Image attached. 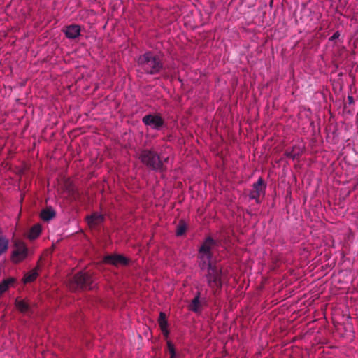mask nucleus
<instances>
[{"instance_id":"22","label":"nucleus","mask_w":358,"mask_h":358,"mask_svg":"<svg viewBox=\"0 0 358 358\" xmlns=\"http://www.w3.org/2000/svg\"><path fill=\"white\" fill-rule=\"evenodd\" d=\"M201 260L202 261V262L200 264L201 268L204 269L206 267L208 268V260H207L206 258Z\"/></svg>"},{"instance_id":"3","label":"nucleus","mask_w":358,"mask_h":358,"mask_svg":"<svg viewBox=\"0 0 358 358\" xmlns=\"http://www.w3.org/2000/svg\"><path fill=\"white\" fill-rule=\"evenodd\" d=\"M94 287L93 276L87 271L78 273L69 282V288L75 291L77 289H93Z\"/></svg>"},{"instance_id":"10","label":"nucleus","mask_w":358,"mask_h":358,"mask_svg":"<svg viewBox=\"0 0 358 358\" xmlns=\"http://www.w3.org/2000/svg\"><path fill=\"white\" fill-rule=\"evenodd\" d=\"M104 215L97 212L93 213L86 217L87 224L90 228L98 227L104 222Z\"/></svg>"},{"instance_id":"5","label":"nucleus","mask_w":358,"mask_h":358,"mask_svg":"<svg viewBox=\"0 0 358 358\" xmlns=\"http://www.w3.org/2000/svg\"><path fill=\"white\" fill-rule=\"evenodd\" d=\"M216 241L210 236L207 237L199 249V257L201 259H206L211 262L213 257L212 249L216 245Z\"/></svg>"},{"instance_id":"1","label":"nucleus","mask_w":358,"mask_h":358,"mask_svg":"<svg viewBox=\"0 0 358 358\" xmlns=\"http://www.w3.org/2000/svg\"><path fill=\"white\" fill-rule=\"evenodd\" d=\"M137 64L142 72L149 75L157 74L164 68L161 57L151 51L140 55L137 59Z\"/></svg>"},{"instance_id":"15","label":"nucleus","mask_w":358,"mask_h":358,"mask_svg":"<svg viewBox=\"0 0 358 358\" xmlns=\"http://www.w3.org/2000/svg\"><path fill=\"white\" fill-rule=\"evenodd\" d=\"M15 282V279L14 278H9L3 280L0 283V296L2 295L4 292H6L10 287L11 285H13Z\"/></svg>"},{"instance_id":"11","label":"nucleus","mask_w":358,"mask_h":358,"mask_svg":"<svg viewBox=\"0 0 358 358\" xmlns=\"http://www.w3.org/2000/svg\"><path fill=\"white\" fill-rule=\"evenodd\" d=\"M64 32L69 39H75L80 34V27L77 24H71L65 27Z\"/></svg>"},{"instance_id":"17","label":"nucleus","mask_w":358,"mask_h":358,"mask_svg":"<svg viewBox=\"0 0 358 358\" xmlns=\"http://www.w3.org/2000/svg\"><path fill=\"white\" fill-rule=\"evenodd\" d=\"M15 305L20 312L25 313L29 310V305L24 301H20L17 299L15 301Z\"/></svg>"},{"instance_id":"6","label":"nucleus","mask_w":358,"mask_h":358,"mask_svg":"<svg viewBox=\"0 0 358 358\" xmlns=\"http://www.w3.org/2000/svg\"><path fill=\"white\" fill-rule=\"evenodd\" d=\"M142 122L145 125L157 131L164 125V120L159 114H148L143 117Z\"/></svg>"},{"instance_id":"7","label":"nucleus","mask_w":358,"mask_h":358,"mask_svg":"<svg viewBox=\"0 0 358 358\" xmlns=\"http://www.w3.org/2000/svg\"><path fill=\"white\" fill-rule=\"evenodd\" d=\"M266 187V185L264 179L259 178L252 185V189L249 194L250 199L255 200L257 203H259V197L264 195Z\"/></svg>"},{"instance_id":"16","label":"nucleus","mask_w":358,"mask_h":358,"mask_svg":"<svg viewBox=\"0 0 358 358\" xmlns=\"http://www.w3.org/2000/svg\"><path fill=\"white\" fill-rule=\"evenodd\" d=\"M39 266L38 265L36 268L31 270V271H29V273H27L24 277V283H29V282H31L33 281H34L37 276H38V272H37V268Z\"/></svg>"},{"instance_id":"12","label":"nucleus","mask_w":358,"mask_h":358,"mask_svg":"<svg viewBox=\"0 0 358 358\" xmlns=\"http://www.w3.org/2000/svg\"><path fill=\"white\" fill-rule=\"evenodd\" d=\"M200 296L201 292H198L189 305V309L194 313H200L201 310L202 303L200 300Z\"/></svg>"},{"instance_id":"9","label":"nucleus","mask_w":358,"mask_h":358,"mask_svg":"<svg viewBox=\"0 0 358 358\" xmlns=\"http://www.w3.org/2000/svg\"><path fill=\"white\" fill-rule=\"evenodd\" d=\"M104 262L106 264H113L114 266H126L129 263V259L121 255H111L104 257Z\"/></svg>"},{"instance_id":"2","label":"nucleus","mask_w":358,"mask_h":358,"mask_svg":"<svg viewBox=\"0 0 358 358\" xmlns=\"http://www.w3.org/2000/svg\"><path fill=\"white\" fill-rule=\"evenodd\" d=\"M141 162L150 170L157 172H164L166 170L164 162L168 157L162 160L157 152L152 150H143L139 155Z\"/></svg>"},{"instance_id":"23","label":"nucleus","mask_w":358,"mask_h":358,"mask_svg":"<svg viewBox=\"0 0 358 358\" xmlns=\"http://www.w3.org/2000/svg\"><path fill=\"white\" fill-rule=\"evenodd\" d=\"M340 36L339 31H336L329 38L330 41H334L337 38H338Z\"/></svg>"},{"instance_id":"20","label":"nucleus","mask_w":358,"mask_h":358,"mask_svg":"<svg viewBox=\"0 0 358 358\" xmlns=\"http://www.w3.org/2000/svg\"><path fill=\"white\" fill-rule=\"evenodd\" d=\"M187 230L186 223L183 220H180L176 227V236H182Z\"/></svg>"},{"instance_id":"13","label":"nucleus","mask_w":358,"mask_h":358,"mask_svg":"<svg viewBox=\"0 0 358 358\" xmlns=\"http://www.w3.org/2000/svg\"><path fill=\"white\" fill-rule=\"evenodd\" d=\"M158 323L160 327V329L165 336H168L169 331L167 329L168 322L166 320V315L164 312H160L159 316L158 318Z\"/></svg>"},{"instance_id":"8","label":"nucleus","mask_w":358,"mask_h":358,"mask_svg":"<svg viewBox=\"0 0 358 358\" xmlns=\"http://www.w3.org/2000/svg\"><path fill=\"white\" fill-rule=\"evenodd\" d=\"M27 255V248L24 243L16 241L15 243V249L12 252V261L18 263L25 259Z\"/></svg>"},{"instance_id":"18","label":"nucleus","mask_w":358,"mask_h":358,"mask_svg":"<svg viewBox=\"0 0 358 358\" xmlns=\"http://www.w3.org/2000/svg\"><path fill=\"white\" fill-rule=\"evenodd\" d=\"M41 232V227L39 224L34 225L29 231V239L34 240L36 238Z\"/></svg>"},{"instance_id":"14","label":"nucleus","mask_w":358,"mask_h":358,"mask_svg":"<svg viewBox=\"0 0 358 358\" xmlns=\"http://www.w3.org/2000/svg\"><path fill=\"white\" fill-rule=\"evenodd\" d=\"M56 215L55 210L51 207H48L43 209L40 213L41 220L45 222H48L54 218Z\"/></svg>"},{"instance_id":"19","label":"nucleus","mask_w":358,"mask_h":358,"mask_svg":"<svg viewBox=\"0 0 358 358\" xmlns=\"http://www.w3.org/2000/svg\"><path fill=\"white\" fill-rule=\"evenodd\" d=\"M168 352L170 355L169 358H180V355L176 352L174 345L170 341H167Z\"/></svg>"},{"instance_id":"4","label":"nucleus","mask_w":358,"mask_h":358,"mask_svg":"<svg viewBox=\"0 0 358 358\" xmlns=\"http://www.w3.org/2000/svg\"><path fill=\"white\" fill-rule=\"evenodd\" d=\"M222 269L211 262L208 264V273L206 274L207 282L212 289L213 294L216 295L222 287Z\"/></svg>"},{"instance_id":"21","label":"nucleus","mask_w":358,"mask_h":358,"mask_svg":"<svg viewBox=\"0 0 358 358\" xmlns=\"http://www.w3.org/2000/svg\"><path fill=\"white\" fill-rule=\"evenodd\" d=\"M296 149H299L296 147H293L291 150H286L285 155L287 157L290 159H295L296 156L299 155V152L296 151Z\"/></svg>"},{"instance_id":"24","label":"nucleus","mask_w":358,"mask_h":358,"mask_svg":"<svg viewBox=\"0 0 358 358\" xmlns=\"http://www.w3.org/2000/svg\"><path fill=\"white\" fill-rule=\"evenodd\" d=\"M348 103L349 104H352L354 103V99H353V96H348Z\"/></svg>"}]
</instances>
